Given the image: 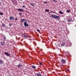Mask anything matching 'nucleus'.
I'll use <instances>...</instances> for the list:
<instances>
[{
  "label": "nucleus",
  "instance_id": "obj_8",
  "mask_svg": "<svg viewBox=\"0 0 76 76\" xmlns=\"http://www.w3.org/2000/svg\"><path fill=\"white\" fill-rule=\"evenodd\" d=\"M4 43H5V42H1V45L2 46H4Z\"/></svg>",
  "mask_w": 76,
  "mask_h": 76
},
{
  "label": "nucleus",
  "instance_id": "obj_14",
  "mask_svg": "<svg viewBox=\"0 0 76 76\" xmlns=\"http://www.w3.org/2000/svg\"><path fill=\"white\" fill-rule=\"evenodd\" d=\"M37 75L38 76H42V75H41V74L40 73H37Z\"/></svg>",
  "mask_w": 76,
  "mask_h": 76
},
{
  "label": "nucleus",
  "instance_id": "obj_24",
  "mask_svg": "<svg viewBox=\"0 0 76 76\" xmlns=\"http://www.w3.org/2000/svg\"><path fill=\"white\" fill-rule=\"evenodd\" d=\"M15 20H18V18H15Z\"/></svg>",
  "mask_w": 76,
  "mask_h": 76
},
{
  "label": "nucleus",
  "instance_id": "obj_7",
  "mask_svg": "<svg viewBox=\"0 0 76 76\" xmlns=\"http://www.w3.org/2000/svg\"><path fill=\"white\" fill-rule=\"evenodd\" d=\"M61 61L62 62V64H66V61L63 59L61 60Z\"/></svg>",
  "mask_w": 76,
  "mask_h": 76
},
{
  "label": "nucleus",
  "instance_id": "obj_33",
  "mask_svg": "<svg viewBox=\"0 0 76 76\" xmlns=\"http://www.w3.org/2000/svg\"><path fill=\"white\" fill-rule=\"evenodd\" d=\"M5 19H6V20H7V18Z\"/></svg>",
  "mask_w": 76,
  "mask_h": 76
},
{
  "label": "nucleus",
  "instance_id": "obj_4",
  "mask_svg": "<svg viewBox=\"0 0 76 76\" xmlns=\"http://www.w3.org/2000/svg\"><path fill=\"white\" fill-rule=\"evenodd\" d=\"M9 19L10 20H13L15 19V18L13 16H10V17Z\"/></svg>",
  "mask_w": 76,
  "mask_h": 76
},
{
  "label": "nucleus",
  "instance_id": "obj_20",
  "mask_svg": "<svg viewBox=\"0 0 76 76\" xmlns=\"http://www.w3.org/2000/svg\"><path fill=\"white\" fill-rule=\"evenodd\" d=\"M66 12L68 13H69V12H70V10H66Z\"/></svg>",
  "mask_w": 76,
  "mask_h": 76
},
{
  "label": "nucleus",
  "instance_id": "obj_22",
  "mask_svg": "<svg viewBox=\"0 0 76 76\" xmlns=\"http://www.w3.org/2000/svg\"><path fill=\"white\" fill-rule=\"evenodd\" d=\"M22 7L23 8H25V7H26V6H24V5H22Z\"/></svg>",
  "mask_w": 76,
  "mask_h": 76
},
{
  "label": "nucleus",
  "instance_id": "obj_21",
  "mask_svg": "<svg viewBox=\"0 0 76 76\" xmlns=\"http://www.w3.org/2000/svg\"><path fill=\"white\" fill-rule=\"evenodd\" d=\"M65 45V44L64 43H62L61 45V46H64Z\"/></svg>",
  "mask_w": 76,
  "mask_h": 76
},
{
  "label": "nucleus",
  "instance_id": "obj_23",
  "mask_svg": "<svg viewBox=\"0 0 76 76\" xmlns=\"http://www.w3.org/2000/svg\"><path fill=\"white\" fill-rule=\"evenodd\" d=\"M9 26H12V24H11L10 23H9Z\"/></svg>",
  "mask_w": 76,
  "mask_h": 76
},
{
  "label": "nucleus",
  "instance_id": "obj_19",
  "mask_svg": "<svg viewBox=\"0 0 76 76\" xmlns=\"http://www.w3.org/2000/svg\"><path fill=\"white\" fill-rule=\"evenodd\" d=\"M3 61L1 60H0V63L1 64H3Z\"/></svg>",
  "mask_w": 76,
  "mask_h": 76
},
{
  "label": "nucleus",
  "instance_id": "obj_11",
  "mask_svg": "<svg viewBox=\"0 0 76 76\" xmlns=\"http://www.w3.org/2000/svg\"><path fill=\"white\" fill-rule=\"evenodd\" d=\"M12 3H13L14 5H15V4H16V1H12Z\"/></svg>",
  "mask_w": 76,
  "mask_h": 76
},
{
  "label": "nucleus",
  "instance_id": "obj_18",
  "mask_svg": "<svg viewBox=\"0 0 76 76\" xmlns=\"http://www.w3.org/2000/svg\"><path fill=\"white\" fill-rule=\"evenodd\" d=\"M4 15V13H3V12H0V15L2 16V15Z\"/></svg>",
  "mask_w": 76,
  "mask_h": 76
},
{
  "label": "nucleus",
  "instance_id": "obj_27",
  "mask_svg": "<svg viewBox=\"0 0 76 76\" xmlns=\"http://www.w3.org/2000/svg\"><path fill=\"white\" fill-rule=\"evenodd\" d=\"M39 65H42V64L41 63H39Z\"/></svg>",
  "mask_w": 76,
  "mask_h": 76
},
{
  "label": "nucleus",
  "instance_id": "obj_17",
  "mask_svg": "<svg viewBox=\"0 0 76 76\" xmlns=\"http://www.w3.org/2000/svg\"><path fill=\"white\" fill-rule=\"evenodd\" d=\"M21 66H22V65H20V64L18 65V68H19V67H21Z\"/></svg>",
  "mask_w": 76,
  "mask_h": 76
},
{
  "label": "nucleus",
  "instance_id": "obj_9",
  "mask_svg": "<svg viewBox=\"0 0 76 76\" xmlns=\"http://www.w3.org/2000/svg\"><path fill=\"white\" fill-rule=\"evenodd\" d=\"M23 37L24 38H27L28 37V35H25V34L23 35Z\"/></svg>",
  "mask_w": 76,
  "mask_h": 76
},
{
  "label": "nucleus",
  "instance_id": "obj_30",
  "mask_svg": "<svg viewBox=\"0 0 76 76\" xmlns=\"http://www.w3.org/2000/svg\"><path fill=\"white\" fill-rule=\"evenodd\" d=\"M4 39L5 40H6V37L4 36Z\"/></svg>",
  "mask_w": 76,
  "mask_h": 76
},
{
  "label": "nucleus",
  "instance_id": "obj_5",
  "mask_svg": "<svg viewBox=\"0 0 76 76\" xmlns=\"http://www.w3.org/2000/svg\"><path fill=\"white\" fill-rule=\"evenodd\" d=\"M71 20H72V19H70L69 18H66V22H70Z\"/></svg>",
  "mask_w": 76,
  "mask_h": 76
},
{
  "label": "nucleus",
  "instance_id": "obj_6",
  "mask_svg": "<svg viewBox=\"0 0 76 76\" xmlns=\"http://www.w3.org/2000/svg\"><path fill=\"white\" fill-rule=\"evenodd\" d=\"M24 21H26V19H22L20 20L21 23H22Z\"/></svg>",
  "mask_w": 76,
  "mask_h": 76
},
{
  "label": "nucleus",
  "instance_id": "obj_2",
  "mask_svg": "<svg viewBox=\"0 0 76 76\" xmlns=\"http://www.w3.org/2000/svg\"><path fill=\"white\" fill-rule=\"evenodd\" d=\"M24 25L25 27L26 26H29V25L28 24L27 21H25L24 23Z\"/></svg>",
  "mask_w": 76,
  "mask_h": 76
},
{
  "label": "nucleus",
  "instance_id": "obj_25",
  "mask_svg": "<svg viewBox=\"0 0 76 76\" xmlns=\"http://www.w3.org/2000/svg\"><path fill=\"white\" fill-rule=\"evenodd\" d=\"M36 31H38V32H40V31L39 30H36Z\"/></svg>",
  "mask_w": 76,
  "mask_h": 76
},
{
  "label": "nucleus",
  "instance_id": "obj_26",
  "mask_svg": "<svg viewBox=\"0 0 76 76\" xmlns=\"http://www.w3.org/2000/svg\"><path fill=\"white\" fill-rule=\"evenodd\" d=\"M52 1H54V2H57V1L55 0H53Z\"/></svg>",
  "mask_w": 76,
  "mask_h": 76
},
{
  "label": "nucleus",
  "instance_id": "obj_15",
  "mask_svg": "<svg viewBox=\"0 0 76 76\" xmlns=\"http://www.w3.org/2000/svg\"><path fill=\"white\" fill-rule=\"evenodd\" d=\"M32 6H33V7H34L35 6V5L33 3H31L30 4Z\"/></svg>",
  "mask_w": 76,
  "mask_h": 76
},
{
  "label": "nucleus",
  "instance_id": "obj_3",
  "mask_svg": "<svg viewBox=\"0 0 76 76\" xmlns=\"http://www.w3.org/2000/svg\"><path fill=\"white\" fill-rule=\"evenodd\" d=\"M17 10H18V11H19V12H23L24 11L22 9H17Z\"/></svg>",
  "mask_w": 76,
  "mask_h": 76
},
{
  "label": "nucleus",
  "instance_id": "obj_1",
  "mask_svg": "<svg viewBox=\"0 0 76 76\" xmlns=\"http://www.w3.org/2000/svg\"><path fill=\"white\" fill-rule=\"evenodd\" d=\"M51 18H53L55 19H60V17L59 16L56 15H52L50 16Z\"/></svg>",
  "mask_w": 76,
  "mask_h": 76
},
{
  "label": "nucleus",
  "instance_id": "obj_28",
  "mask_svg": "<svg viewBox=\"0 0 76 76\" xmlns=\"http://www.w3.org/2000/svg\"><path fill=\"white\" fill-rule=\"evenodd\" d=\"M2 26H3V27H4V23H2Z\"/></svg>",
  "mask_w": 76,
  "mask_h": 76
},
{
  "label": "nucleus",
  "instance_id": "obj_34",
  "mask_svg": "<svg viewBox=\"0 0 76 76\" xmlns=\"http://www.w3.org/2000/svg\"><path fill=\"white\" fill-rule=\"evenodd\" d=\"M24 34H26V33H25Z\"/></svg>",
  "mask_w": 76,
  "mask_h": 76
},
{
  "label": "nucleus",
  "instance_id": "obj_12",
  "mask_svg": "<svg viewBox=\"0 0 76 76\" xmlns=\"http://www.w3.org/2000/svg\"><path fill=\"white\" fill-rule=\"evenodd\" d=\"M31 67L32 69H36L37 68L36 66H35L34 65L31 66Z\"/></svg>",
  "mask_w": 76,
  "mask_h": 76
},
{
  "label": "nucleus",
  "instance_id": "obj_10",
  "mask_svg": "<svg viewBox=\"0 0 76 76\" xmlns=\"http://www.w3.org/2000/svg\"><path fill=\"white\" fill-rule=\"evenodd\" d=\"M5 55H6L7 56L10 57V54H9V53H8L7 52H5Z\"/></svg>",
  "mask_w": 76,
  "mask_h": 76
},
{
  "label": "nucleus",
  "instance_id": "obj_16",
  "mask_svg": "<svg viewBox=\"0 0 76 76\" xmlns=\"http://www.w3.org/2000/svg\"><path fill=\"white\" fill-rule=\"evenodd\" d=\"M45 11L46 12H50V10L46 9L45 10Z\"/></svg>",
  "mask_w": 76,
  "mask_h": 76
},
{
  "label": "nucleus",
  "instance_id": "obj_31",
  "mask_svg": "<svg viewBox=\"0 0 76 76\" xmlns=\"http://www.w3.org/2000/svg\"><path fill=\"white\" fill-rule=\"evenodd\" d=\"M44 3H46V4H47V1H45Z\"/></svg>",
  "mask_w": 76,
  "mask_h": 76
},
{
  "label": "nucleus",
  "instance_id": "obj_13",
  "mask_svg": "<svg viewBox=\"0 0 76 76\" xmlns=\"http://www.w3.org/2000/svg\"><path fill=\"white\" fill-rule=\"evenodd\" d=\"M59 12L61 15H63L64 13V12H63L61 11H59Z\"/></svg>",
  "mask_w": 76,
  "mask_h": 76
},
{
  "label": "nucleus",
  "instance_id": "obj_35",
  "mask_svg": "<svg viewBox=\"0 0 76 76\" xmlns=\"http://www.w3.org/2000/svg\"><path fill=\"white\" fill-rule=\"evenodd\" d=\"M2 0V1H3V0Z\"/></svg>",
  "mask_w": 76,
  "mask_h": 76
},
{
  "label": "nucleus",
  "instance_id": "obj_32",
  "mask_svg": "<svg viewBox=\"0 0 76 76\" xmlns=\"http://www.w3.org/2000/svg\"><path fill=\"white\" fill-rule=\"evenodd\" d=\"M50 13H51V12H49V13H48V14H49V15H50Z\"/></svg>",
  "mask_w": 76,
  "mask_h": 76
},
{
  "label": "nucleus",
  "instance_id": "obj_29",
  "mask_svg": "<svg viewBox=\"0 0 76 76\" xmlns=\"http://www.w3.org/2000/svg\"><path fill=\"white\" fill-rule=\"evenodd\" d=\"M19 15H22V13H19Z\"/></svg>",
  "mask_w": 76,
  "mask_h": 76
}]
</instances>
